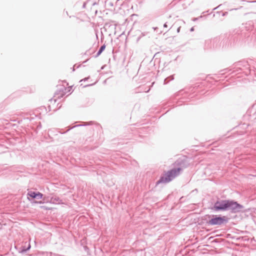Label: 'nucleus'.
I'll return each mask as SVG.
<instances>
[{
    "instance_id": "obj_1",
    "label": "nucleus",
    "mask_w": 256,
    "mask_h": 256,
    "mask_svg": "<svg viewBox=\"0 0 256 256\" xmlns=\"http://www.w3.org/2000/svg\"><path fill=\"white\" fill-rule=\"evenodd\" d=\"M175 164L178 167L174 168L162 175L159 180L156 182V185L166 184L172 181L180 174V172L184 168H186L190 166V162L187 158L184 157L178 159L175 162Z\"/></svg>"
},
{
    "instance_id": "obj_2",
    "label": "nucleus",
    "mask_w": 256,
    "mask_h": 256,
    "mask_svg": "<svg viewBox=\"0 0 256 256\" xmlns=\"http://www.w3.org/2000/svg\"><path fill=\"white\" fill-rule=\"evenodd\" d=\"M243 208L242 205L232 200H218L212 208L214 211L230 210L232 213L238 212Z\"/></svg>"
},
{
    "instance_id": "obj_3",
    "label": "nucleus",
    "mask_w": 256,
    "mask_h": 256,
    "mask_svg": "<svg viewBox=\"0 0 256 256\" xmlns=\"http://www.w3.org/2000/svg\"><path fill=\"white\" fill-rule=\"evenodd\" d=\"M210 218L206 223L208 226H222L226 224L228 218L226 216L220 215H208Z\"/></svg>"
},
{
    "instance_id": "obj_4",
    "label": "nucleus",
    "mask_w": 256,
    "mask_h": 256,
    "mask_svg": "<svg viewBox=\"0 0 256 256\" xmlns=\"http://www.w3.org/2000/svg\"><path fill=\"white\" fill-rule=\"evenodd\" d=\"M36 193L37 192H34L30 191L28 193V196L33 198H36Z\"/></svg>"
},
{
    "instance_id": "obj_5",
    "label": "nucleus",
    "mask_w": 256,
    "mask_h": 256,
    "mask_svg": "<svg viewBox=\"0 0 256 256\" xmlns=\"http://www.w3.org/2000/svg\"><path fill=\"white\" fill-rule=\"evenodd\" d=\"M42 196H43V194L42 193H40V192H38L36 193V198L38 199V200L41 199L42 198Z\"/></svg>"
},
{
    "instance_id": "obj_6",
    "label": "nucleus",
    "mask_w": 256,
    "mask_h": 256,
    "mask_svg": "<svg viewBox=\"0 0 256 256\" xmlns=\"http://www.w3.org/2000/svg\"><path fill=\"white\" fill-rule=\"evenodd\" d=\"M105 48H106V46L104 44L102 46H101V47L100 48L99 50V51L100 52H102L104 50Z\"/></svg>"
},
{
    "instance_id": "obj_7",
    "label": "nucleus",
    "mask_w": 256,
    "mask_h": 256,
    "mask_svg": "<svg viewBox=\"0 0 256 256\" xmlns=\"http://www.w3.org/2000/svg\"><path fill=\"white\" fill-rule=\"evenodd\" d=\"M54 200L58 203L61 201L58 198H54Z\"/></svg>"
},
{
    "instance_id": "obj_8",
    "label": "nucleus",
    "mask_w": 256,
    "mask_h": 256,
    "mask_svg": "<svg viewBox=\"0 0 256 256\" xmlns=\"http://www.w3.org/2000/svg\"><path fill=\"white\" fill-rule=\"evenodd\" d=\"M146 74H148L149 76H153L154 75V74L152 72H150Z\"/></svg>"
},
{
    "instance_id": "obj_9",
    "label": "nucleus",
    "mask_w": 256,
    "mask_h": 256,
    "mask_svg": "<svg viewBox=\"0 0 256 256\" xmlns=\"http://www.w3.org/2000/svg\"><path fill=\"white\" fill-rule=\"evenodd\" d=\"M169 78H166L164 80V84H167L170 80H168Z\"/></svg>"
},
{
    "instance_id": "obj_10",
    "label": "nucleus",
    "mask_w": 256,
    "mask_h": 256,
    "mask_svg": "<svg viewBox=\"0 0 256 256\" xmlns=\"http://www.w3.org/2000/svg\"><path fill=\"white\" fill-rule=\"evenodd\" d=\"M228 14V12H222V16H226Z\"/></svg>"
},
{
    "instance_id": "obj_11",
    "label": "nucleus",
    "mask_w": 256,
    "mask_h": 256,
    "mask_svg": "<svg viewBox=\"0 0 256 256\" xmlns=\"http://www.w3.org/2000/svg\"><path fill=\"white\" fill-rule=\"evenodd\" d=\"M202 16H200L199 18H194L192 19V20H193V21H196V20H198L200 18H202Z\"/></svg>"
},
{
    "instance_id": "obj_12",
    "label": "nucleus",
    "mask_w": 256,
    "mask_h": 256,
    "mask_svg": "<svg viewBox=\"0 0 256 256\" xmlns=\"http://www.w3.org/2000/svg\"><path fill=\"white\" fill-rule=\"evenodd\" d=\"M101 53L102 52L98 50V52L96 54V56H99L101 54Z\"/></svg>"
},
{
    "instance_id": "obj_13",
    "label": "nucleus",
    "mask_w": 256,
    "mask_h": 256,
    "mask_svg": "<svg viewBox=\"0 0 256 256\" xmlns=\"http://www.w3.org/2000/svg\"><path fill=\"white\" fill-rule=\"evenodd\" d=\"M180 26L178 27L177 29V32H179L180 31Z\"/></svg>"
},
{
    "instance_id": "obj_14",
    "label": "nucleus",
    "mask_w": 256,
    "mask_h": 256,
    "mask_svg": "<svg viewBox=\"0 0 256 256\" xmlns=\"http://www.w3.org/2000/svg\"><path fill=\"white\" fill-rule=\"evenodd\" d=\"M30 248V244H28V248H27L26 250H24V251H26V250H29V249Z\"/></svg>"
},
{
    "instance_id": "obj_15",
    "label": "nucleus",
    "mask_w": 256,
    "mask_h": 256,
    "mask_svg": "<svg viewBox=\"0 0 256 256\" xmlns=\"http://www.w3.org/2000/svg\"><path fill=\"white\" fill-rule=\"evenodd\" d=\"M164 28H167V27H168V26H167L166 23H165V24H164Z\"/></svg>"
},
{
    "instance_id": "obj_16",
    "label": "nucleus",
    "mask_w": 256,
    "mask_h": 256,
    "mask_svg": "<svg viewBox=\"0 0 256 256\" xmlns=\"http://www.w3.org/2000/svg\"><path fill=\"white\" fill-rule=\"evenodd\" d=\"M220 6H221V4H220L218 6H217L216 8H214L213 10H215L216 9V8H218L220 7Z\"/></svg>"
},
{
    "instance_id": "obj_17",
    "label": "nucleus",
    "mask_w": 256,
    "mask_h": 256,
    "mask_svg": "<svg viewBox=\"0 0 256 256\" xmlns=\"http://www.w3.org/2000/svg\"><path fill=\"white\" fill-rule=\"evenodd\" d=\"M88 78H84V79H83V80H80V82L83 81V80L85 81L86 80H87V79H88Z\"/></svg>"
},
{
    "instance_id": "obj_18",
    "label": "nucleus",
    "mask_w": 256,
    "mask_h": 256,
    "mask_svg": "<svg viewBox=\"0 0 256 256\" xmlns=\"http://www.w3.org/2000/svg\"><path fill=\"white\" fill-rule=\"evenodd\" d=\"M190 30L191 32L194 31V28L193 27H192V28H190Z\"/></svg>"
},
{
    "instance_id": "obj_19",
    "label": "nucleus",
    "mask_w": 256,
    "mask_h": 256,
    "mask_svg": "<svg viewBox=\"0 0 256 256\" xmlns=\"http://www.w3.org/2000/svg\"><path fill=\"white\" fill-rule=\"evenodd\" d=\"M170 78H170V80H173V79H174V77H173V76H170Z\"/></svg>"
},
{
    "instance_id": "obj_20",
    "label": "nucleus",
    "mask_w": 256,
    "mask_h": 256,
    "mask_svg": "<svg viewBox=\"0 0 256 256\" xmlns=\"http://www.w3.org/2000/svg\"><path fill=\"white\" fill-rule=\"evenodd\" d=\"M150 88H149V89L148 90H146V91L145 90V92H148L150 91Z\"/></svg>"
},
{
    "instance_id": "obj_21",
    "label": "nucleus",
    "mask_w": 256,
    "mask_h": 256,
    "mask_svg": "<svg viewBox=\"0 0 256 256\" xmlns=\"http://www.w3.org/2000/svg\"><path fill=\"white\" fill-rule=\"evenodd\" d=\"M234 10H237V9L236 8H234ZM234 10V8H232V10Z\"/></svg>"
},
{
    "instance_id": "obj_22",
    "label": "nucleus",
    "mask_w": 256,
    "mask_h": 256,
    "mask_svg": "<svg viewBox=\"0 0 256 256\" xmlns=\"http://www.w3.org/2000/svg\"><path fill=\"white\" fill-rule=\"evenodd\" d=\"M154 84V82H152V84Z\"/></svg>"
},
{
    "instance_id": "obj_23",
    "label": "nucleus",
    "mask_w": 256,
    "mask_h": 256,
    "mask_svg": "<svg viewBox=\"0 0 256 256\" xmlns=\"http://www.w3.org/2000/svg\"><path fill=\"white\" fill-rule=\"evenodd\" d=\"M254 2H256V1H254Z\"/></svg>"
}]
</instances>
